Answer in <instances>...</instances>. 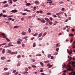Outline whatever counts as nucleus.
<instances>
[{"label": "nucleus", "mask_w": 75, "mask_h": 75, "mask_svg": "<svg viewBox=\"0 0 75 75\" xmlns=\"http://www.w3.org/2000/svg\"><path fill=\"white\" fill-rule=\"evenodd\" d=\"M32 67H33V68H36V66L33 65L32 66Z\"/></svg>", "instance_id": "51"}, {"label": "nucleus", "mask_w": 75, "mask_h": 75, "mask_svg": "<svg viewBox=\"0 0 75 75\" xmlns=\"http://www.w3.org/2000/svg\"><path fill=\"white\" fill-rule=\"evenodd\" d=\"M28 72L27 71H25L23 72L24 74H28Z\"/></svg>", "instance_id": "41"}, {"label": "nucleus", "mask_w": 75, "mask_h": 75, "mask_svg": "<svg viewBox=\"0 0 75 75\" xmlns=\"http://www.w3.org/2000/svg\"><path fill=\"white\" fill-rule=\"evenodd\" d=\"M45 20L47 21H49V19H48V18H45Z\"/></svg>", "instance_id": "26"}, {"label": "nucleus", "mask_w": 75, "mask_h": 75, "mask_svg": "<svg viewBox=\"0 0 75 75\" xmlns=\"http://www.w3.org/2000/svg\"><path fill=\"white\" fill-rule=\"evenodd\" d=\"M18 74V72H16V73H14L15 75H17V74Z\"/></svg>", "instance_id": "63"}, {"label": "nucleus", "mask_w": 75, "mask_h": 75, "mask_svg": "<svg viewBox=\"0 0 75 75\" xmlns=\"http://www.w3.org/2000/svg\"><path fill=\"white\" fill-rule=\"evenodd\" d=\"M8 45L10 47H12L14 46V45H12V43L11 42H10L8 43Z\"/></svg>", "instance_id": "7"}, {"label": "nucleus", "mask_w": 75, "mask_h": 75, "mask_svg": "<svg viewBox=\"0 0 75 75\" xmlns=\"http://www.w3.org/2000/svg\"><path fill=\"white\" fill-rule=\"evenodd\" d=\"M3 17H7V15H3Z\"/></svg>", "instance_id": "30"}, {"label": "nucleus", "mask_w": 75, "mask_h": 75, "mask_svg": "<svg viewBox=\"0 0 75 75\" xmlns=\"http://www.w3.org/2000/svg\"><path fill=\"white\" fill-rule=\"evenodd\" d=\"M24 11H28V12H31V11L28 10V9H24Z\"/></svg>", "instance_id": "8"}, {"label": "nucleus", "mask_w": 75, "mask_h": 75, "mask_svg": "<svg viewBox=\"0 0 75 75\" xmlns=\"http://www.w3.org/2000/svg\"><path fill=\"white\" fill-rule=\"evenodd\" d=\"M43 13V12L42 11H40V13Z\"/></svg>", "instance_id": "64"}, {"label": "nucleus", "mask_w": 75, "mask_h": 75, "mask_svg": "<svg viewBox=\"0 0 75 75\" xmlns=\"http://www.w3.org/2000/svg\"><path fill=\"white\" fill-rule=\"evenodd\" d=\"M68 19L69 20H71V18L70 17H69L68 18Z\"/></svg>", "instance_id": "62"}, {"label": "nucleus", "mask_w": 75, "mask_h": 75, "mask_svg": "<svg viewBox=\"0 0 75 75\" xmlns=\"http://www.w3.org/2000/svg\"><path fill=\"white\" fill-rule=\"evenodd\" d=\"M21 57V55H19L17 56V58H20Z\"/></svg>", "instance_id": "18"}, {"label": "nucleus", "mask_w": 75, "mask_h": 75, "mask_svg": "<svg viewBox=\"0 0 75 75\" xmlns=\"http://www.w3.org/2000/svg\"><path fill=\"white\" fill-rule=\"evenodd\" d=\"M11 51L10 50L8 51V53H9V54H10V53H11Z\"/></svg>", "instance_id": "21"}, {"label": "nucleus", "mask_w": 75, "mask_h": 75, "mask_svg": "<svg viewBox=\"0 0 75 75\" xmlns=\"http://www.w3.org/2000/svg\"><path fill=\"white\" fill-rule=\"evenodd\" d=\"M41 22H42V23H45V20L44 19L41 20Z\"/></svg>", "instance_id": "14"}, {"label": "nucleus", "mask_w": 75, "mask_h": 75, "mask_svg": "<svg viewBox=\"0 0 75 75\" xmlns=\"http://www.w3.org/2000/svg\"><path fill=\"white\" fill-rule=\"evenodd\" d=\"M57 54H58V53L57 52L55 53L54 54V55H57Z\"/></svg>", "instance_id": "54"}, {"label": "nucleus", "mask_w": 75, "mask_h": 75, "mask_svg": "<svg viewBox=\"0 0 75 75\" xmlns=\"http://www.w3.org/2000/svg\"><path fill=\"white\" fill-rule=\"evenodd\" d=\"M48 28L47 27H45V28H44V29L45 30H47V29H48Z\"/></svg>", "instance_id": "46"}, {"label": "nucleus", "mask_w": 75, "mask_h": 75, "mask_svg": "<svg viewBox=\"0 0 75 75\" xmlns=\"http://www.w3.org/2000/svg\"><path fill=\"white\" fill-rule=\"evenodd\" d=\"M28 31L29 32V33H30L31 32V29L30 28H29L28 29Z\"/></svg>", "instance_id": "17"}, {"label": "nucleus", "mask_w": 75, "mask_h": 75, "mask_svg": "<svg viewBox=\"0 0 75 75\" xmlns=\"http://www.w3.org/2000/svg\"><path fill=\"white\" fill-rule=\"evenodd\" d=\"M11 62V60L9 59L6 61L7 62Z\"/></svg>", "instance_id": "34"}, {"label": "nucleus", "mask_w": 75, "mask_h": 75, "mask_svg": "<svg viewBox=\"0 0 75 75\" xmlns=\"http://www.w3.org/2000/svg\"><path fill=\"white\" fill-rule=\"evenodd\" d=\"M17 54V52H11L10 54H11V55H13V54Z\"/></svg>", "instance_id": "6"}, {"label": "nucleus", "mask_w": 75, "mask_h": 75, "mask_svg": "<svg viewBox=\"0 0 75 75\" xmlns=\"http://www.w3.org/2000/svg\"><path fill=\"white\" fill-rule=\"evenodd\" d=\"M71 63L72 64V65H75V62H71Z\"/></svg>", "instance_id": "43"}, {"label": "nucleus", "mask_w": 75, "mask_h": 75, "mask_svg": "<svg viewBox=\"0 0 75 75\" xmlns=\"http://www.w3.org/2000/svg\"><path fill=\"white\" fill-rule=\"evenodd\" d=\"M72 41H73V39H72V38L71 40H70V43H71V42H72Z\"/></svg>", "instance_id": "58"}, {"label": "nucleus", "mask_w": 75, "mask_h": 75, "mask_svg": "<svg viewBox=\"0 0 75 75\" xmlns=\"http://www.w3.org/2000/svg\"><path fill=\"white\" fill-rule=\"evenodd\" d=\"M49 62V61L48 60H47L45 62V64H47V63H48Z\"/></svg>", "instance_id": "31"}, {"label": "nucleus", "mask_w": 75, "mask_h": 75, "mask_svg": "<svg viewBox=\"0 0 75 75\" xmlns=\"http://www.w3.org/2000/svg\"><path fill=\"white\" fill-rule=\"evenodd\" d=\"M20 64L19 63H18L17 64V66L18 67H19V66H20Z\"/></svg>", "instance_id": "42"}, {"label": "nucleus", "mask_w": 75, "mask_h": 75, "mask_svg": "<svg viewBox=\"0 0 75 75\" xmlns=\"http://www.w3.org/2000/svg\"><path fill=\"white\" fill-rule=\"evenodd\" d=\"M17 11H18L17 9L13 10L11 11V13H17Z\"/></svg>", "instance_id": "2"}, {"label": "nucleus", "mask_w": 75, "mask_h": 75, "mask_svg": "<svg viewBox=\"0 0 75 75\" xmlns=\"http://www.w3.org/2000/svg\"><path fill=\"white\" fill-rule=\"evenodd\" d=\"M40 64L42 66H43V65H44V64L42 62H40Z\"/></svg>", "instance_id": "33"}, {"label": "nucleus", "mask_w": 75, "mask_h": 75, "mask_svg": "<svg viewBox=\"0 0 75 75\" xmlns=\"http://www.w3.org/2000/svg\"><path fill=\"white\" fill-rule=\"evenodd\" d=\"M25 71H28V68H25Z\"/></svg>", "instance_id": "48"}, {"label": "nucleus", "mask_w": 75, "mask_h": 75, "mask_svg": "<svg viewBox=\"0 0 75 75\" xmlns=\"http://www.w3.org/2000/svg\"><path fill=\"white\" fill-rule=\"evenodd\" d=\"M8 4H6L4 6V7H8Z\"/></svg>", "instance_id": "22"}, {"label": "nucleus", "mask_w": 75, "mask_h": 75, "mask_svg": "<svg viewBox=\"0 0 75 75\" xmlns=\"http://www.w3.org/2000/svg\"><path fill=\"white\" fill-rule=\"evenodd\" d=\"M2 36H3L4 38H6V37L5 36V35L3 33H2L1 34H0V37H1Z\"/></svg>", "instance_id": "1"}, {"label": "nucleus", "mask_w": 75, "mask_h": 75, "mask_svg": "<svg viewBox=\"0 0 75 75\" xmlns=\"http://www.w3.org/2000/svg\"><path fill=\"white\" fill-rule=\"evenodd\" d=\"M35 45H36L35 43H34L33 45V47H35Z\"/></svg>", "instance_id": "40"}, {"label": "nucleus", "mask_w": 75, "mask_h": 75, "mask_svg": "<svg viewBox=\"0 0 75 75\" xmlns=\"http://www.w3.org/2000/svg\"><path fill=\"white\" fill-rule=\"evenodd\" d=\"M35 4H38V3H39V2H38V1H35Z\"/></svg>", "instance_id": "25"}, {"label": "nucleus", "mask_w": 75, "mask_h": 75, "mask_svg": "<svg viewBox=\"0 0 75 75\" xmlns=\"http://www.w3.org/2000/svg\"><path fill=\"white\" fill-rule=\"evenodd\" d=\"M4 71H6V70H7L8 69L7 68H4Z\"/></svg>", "instance_id": "53"}, {"label": "nucleus", "mask_w": 75, "mask_h": 75, "mask_svg": "<svg viewBox=\"0 0 75 75\" xmlns=\"http://www.w3.org/2000/svg\"><path fill=\"white\" fill-rule=\"evenodd\" d=\"M51 54H48L47 55V58H50L51 57Z\"/></svg>", "instance_id": "10"}, {"label": "nucleus", "mask_w": 75, "mask_h": 75, "mask_svg": "<svg viewBox=\"0 0 75 75\" xmlns=\"http://www.w3.org/2000/svg\"><path fill=\"white\" fill-rule=\"evenodd\" d=\"M16 71L17 70H14L13 72V73H15V72H16Z\"/></svg>", "instance_id": "36"}, {"label": "nucleus", "mask_w": 75, "mask_h": 75, "mask_svg": "<svg viewBox=\"0 0 75 75\" xmlns=\"http://www.w3.org/2000/svg\"><path fill=\"white\" fill-rule=\"evenodd\" d=\"M7 1H5L3 2V3L4 4H5V3H7Z\"/></svg>", "instance_id": "57"}, {"label": "nucleus", "mask_w": 75, "mask_h": 75, "mask_svg": "<svg viewBox=\"0 0 75 75\" xmlns=\"http://www.w3.org/2000/svg\"><path fill=\"white\" fill-rule=\"evenodd\" d=\"M36 56L37 57H41V54H38L36 55Z\"/></svg>", "instance_id": "11"}, {"label": "nucleus", "mask_w": 75, "mask_h": 75, "mask_svg": "<svg viewBox=\"0 0 75 75\" xmlns=\"http://www.w3.org/2000/svg\"><path fill=\"white\" fill-rule=\"evenodd\" d=\"M6 40H7V41H10V39H8V38H6Z\"/></svg>", "instance_id": "47"}, {"label": "nucleus", "mask_w": 75, "mask_h": 75, "mask_svg": "<svg viewBox=\"0 0 75 75\" xmlns=\"http://www.w3.org/2000/svg\"><path fill=\"white\" fill-rule=\"evenodd\" d=\"M32 61L33 62H35V59H32Z\"/></svg>", "instance_id": "60"}, {"label": "nucleus", "mask_w": 75, "mask_h": 75, "mask_svg": "<svg viewBox=\"0 0 75 75\" xmlns=\"http://www.w3.org/2000/svg\"><path fill=\"white\" fill-rule=\"evenodd\" d=\"M38 40H42V38H39L38 39Z\"/></svg>", "instance_id": "50"}, {"label": "nucleus", "mask_w": 75, "mask_h": 75, "mask_svg": "<svg viewBox=\"0 0 75 75\" xmlns=\"http://www.w3.org/2000/svg\"><path fill=\"white\" fill-rule=\"evenodd\" d=\"M25 34H26V33H25V32L23 31L21 33V35H25Z\"/></svg>", "instance_id": "15"}, {"label": "nucleus", "mask_w": 75, "mask_h": 75, "mask_svg": "<svg viewBox=\"0 0 75 75\" xmlns=\"http://www.w3.org/2000/svg\"><path fill=\"white\" fill-rule=\"evenodd\" d=\"M71 59H72V57H70L69 60V61H70Z\"/></svg>", "instance_id": "45"}, {"label": "nucleus", "mask_w": 75, "mask_h": 75, "mask_svg": "<svg viewBox=\"0 0 75 75\" xmlns=\"http://www.w3.org/2000/svg\"><path fill=\"white\" fill-rule=\"evenodd\" d=\"M22 47H25V44H22Z\"/></svg>", "instance_id": "37"}, {"label": "nucleus", "mask_w": 75, "mask_h": 75, "mask_svg": "<svg viewBox=\"0 0 75 75\" xmlns=\"http://www.w3.org/2000/svg\"><path fill=\"white\" fill-rule=\"evenodd\" d=\"M67 67H69L67 69L68 71H70V70H71V67L70 65L68 64L67 65Z\"/></svg>", "instance_id": "3"}, {"label": "nucleus", "mask_w": 75, "mask_h": 75, "mask_svg": "<svg viewBox=\"0 0 75 75\" xmlns=\"http://www.w3.org/2000/svg\"><path fill=\"white\" fill-rule=\"evenodd\" d=\"M69 75H75V72L74 71L71 72V73H69Z\"/></svg>", "instance_id": "5"}, {"label": "nucleus", "mask_w": 75, "mask_h": 75, "mask_svg": "<svg viewBox=\"0 0 75 75\" xmlns=\"http://www.w3.org/2000/svg\"><path fill=\"white\" fill-rule=\"evenodd\" d=\"M28 37L27 36L23 38V39L22 40H24V39H26V38H27Z\"/></svg>", "instance_id": "38"}, {"label": "nucleus", "mask_w": 75, "mask_h": 75, "mask_svg": "<svg viewBox=\"0 0 75 75\" xmlns=\"http://www.w3.org/2000/svg\"><path fill=\"white\" fill-rule=\"evenodd\" d=\"M2 53H5V49H4L2 50Z\"/></svg>", "instance_id": "24"}, {"label": "nucleus", "mask_w": 75, "mask_h": 75, "mask_svg": "<svg viewBox=\"0 0 75 75\" xmlns=\"http://www.w3.org/2000/svg\"><path fill=\"white\" fill-rule=\"evenodd\" d=\"M67 51L68 53H69V55H71V54H72V51H70L68 49H67Z\"/></svg>", "instance_id": "4"}, {"label": "nucleus", "mask_w": 75, "mask_h": 75, "mask_svg": "<svg viewBox=\"0 0 75 75\" xmlns=\"http://www.w3.org/2000/svg\"><path fill=\"white\" fill-rule=\"evenodd\" d=\"M19 26H14V28H18Z\"/></svg>", "instance_id": "27"}, {"label": "nucleus", "mask_w": 75, "mask_h": 75, "mask_svg": "<svg viewBox=\"0 0 75 75\" xmlns=\"http://www.w3.org/2000/svg\"><path fill=\"white\" fill-rule=\"evenodd\" d=\"M67 21H68V20L67 19L64 22L66 23V22H67Z\"/></svg>", "instance_id": "59"}, {"label": "nucleus", "mask_w": 75, "mask_h": 75, "mask_svg": "<svg viewBox=\"0 0 75 75\" xmlns=\"http://www.w3.org/2000/svg\"><path fill=\"white\" fill-rule=\"evenodd\" d=\"M47 34V33H45L43 35L42 37H45V35Z\"/></svg>", "instance_id": "28"}, {"label": "nucleus", "mask_w": 75, "mask_h": 75, "mask_svg": "<svg viewBox=\"0 0 75 75\" xmlns=\"http://www.w3.org/2000/svg\"><path fill=\"white\" fill-rule=\"evenodd\" d=\"M5 74L6 75H10V73L8 72H7L5 73Z\"/></svg>", "instance_id": "23"}, {"label": "nucleus", "mask_w": 75, "mask_h": 75, "mask_svg": "<svg viewBox=\"0 0 75 75\" xmlns=\"http://www.w3.org/2000/svg\"><path fill=\"white\" fill-rule=\"evenodd\" d=\"M12 20V18H8V21H10V20Z\"/></svg>", "instance_id": "52"}, {"label": "nucleus", "mask_w": 75, "mask_h": 75, "mask_svg": "<svg viewBox=\"0 0 75 75\" xmlns=\"http://www.w3.org/2000/svg\"><path fill=\"white\" fill-rule=\"evenodd\" d=\"M1 59L2 60H4V59H5V58H4V57H1Z\"/></svg>", "instance_id": "44"}, {"label": "nucleus", "mask_w": 75, "mask_h": 75, "mask_svg": "<svg viewBox=\"0 0 75 75\" xmlns=\"http://www.w3.org/2000/svg\"><path fill=\"white\" fill-rule=\"evenodd\" d=\"M51 59H54V57L52 56H51Z\"/></svg>", "instance_id": "61"}, {"label": "nucleus", "mask_w": 75, "mask_h": 75, "mask_svg": "<svg viewBox=\"0 0 75 75\" xmlns=\"http://www.w3.org/2000/svg\"><path fill=\"white\" fill-rule=\"evenodd\" d=\"M69 36H74V35H73V34L71 33V34H69Z\"/></svg>", "instance_id": "39"}, {"label": "nucleus", "mask_w": 75, "mask_h": 75, "mask_svg": "<svg viewBox=\"0 0 75 75\" xmlns=\"http://www.w3.org/2000/svg\"><path fill=\"white\" fill-rule=\"evenodd\" d=\"M31 4L30 3H27L25 4V5L27 6H30Z\"/></svg>", "instance_id": "12"}, {"label": "nucleus", "mask_w": 75, "mask_h": 75, "mask_svg": "<svg viewBox=\"0 0 75 75\" xmlns=\"http://www.w3.org/2000/svg\"><path fill=\"white\" fill-rule=\"evenodd\" d=\"M62 14V12H59L57 13L56 15L57 16H59V15H60V14Z\"/></svg>", "instance_id": "16"}, {"label": "nucleus", "mask_w": 75, "mask_h": 75, "mask_svg": "<svg viewBox=\"0 0 75 75\" xmlns=\"http://www.w3.org/2000/svg\"><path fill=\"white\" fill-rule=\"evenodd\" d=\"M49 24H50V25H52V22L50 21Z\"/></svg>", "instance_id": "19"}, {"label": "nucleus", "mask_w": 75, "mask_h": 75, "mask_svg": "<svg viewBox=\"0 0 75 75\" xmlns=\"http://www.w3.org/2000/svg\"><path fill=\"white\" fill-rule=\"evenodd\" d=\"M42 33H40V34H39L38 38H40V37H41V36H42Z\"/></svg>", "instance_id": "9"}, {"label": "nucleus", "mask_w": 75, "mask_h": 75, "mask_svg": "<svg viewBox=\"0 0 75 75\" xmlns=\"http://www.w3.org/2000/svg\"><path fill=\"white\" fill-rule=\"evenodd\" d=\"M8 1L9 2H10V3H11V4H12V3H13V2H12V0H8Z\"/></svg>", "instance_id": "20"}, {"label": "nucleus", "mask_w": 75, "mask_h": 75, "mask_svg": "<svg viewBox=\"0 0 75 75\" xmlns=\"http://www.w3.org/2000/svg\"><path fill=\"white\" fill-rule=\"evenodd\" d=\"M52 67V65H50L49 66L48 68H51V67Z\"/></svg>", "instance_id": "35"}, {"label": "nucleus", "mask_w": 75, "mask_h": 75, "mask_svg": "<svg viewBox=\"0 0 75 75\" xmlns=\"http://www.w3.org/2000/svg\"><path fill=\"white\" fill-rule=\"evenodd\" d=\"M38 33H35L34 35H33V36H37V35H38Z\"/></svg>", "instance_id": "29"}, {"label": "nucleus", "mask_w": 75, "mask_h": 75, "mask_svg": "<svg viewBox=\"0 0 75 75\" xmlns=\"http://www.w3.org/2000/svg\"><path fill=\"white\" fill-rule=\"evenodd\" d=\"M2 45H5L6 44V43H4L3 44H1Z\"/></svg>", "instance_id": "49"}, {"label": "nucleus", "mask_w": 75, "mask_h": 75, "mask_svg": "<svg viewBox=\"0 0 75 75\" xmlns=\"http://www.w3.org/2000/svg\"><path fill=\"white\" fill-rule=\"evenodd\" d=\"M47 15H51V13H47Z\"/></svg>", "instance_id": "32"}, {"label": "nucleus", "mask_w": 75, "mask_h": 75, "mask_svg": "<svg viewBox=\"0 0 75 75\" xmlns=\"http://www.w3.org/2000/svg\"><path fill=\"white\" fill-rule=\"evenodd\" d=\"M18 40H19V41H20L21 42H22V41H23V40H21V39H20V38H19L18 39Z\"/></svg>", "instance_id": "56"}, {"label": "nucleus", "mask_w": 75, "mask_h": 75, "mask_svg": "<svg viewBox=\"0 0 75 75\" xmlns=\"http://www.w3.org/2000/svg\"><path fill=\"white\" fill-rule=\"evenodd\" d=\"M17 42L18 44H21V42H20V41H19V40L17 41Z\"/></svg>", "instance_id": "13"}, {"label": "nucleus", "mask_w": 75, "mask_h": 75, "mask_svg": "<svg viewBox=\"0 0 75 75\" xmlns=\"http://www.w3.org/2000/svg\"><path fill=\"white\" fill-rule=\"evenodd\" d=\"M59 4H63L64 3V2L61 1L59 3Z\"/></svg>", "instance_id": "55"}]
</instances>
